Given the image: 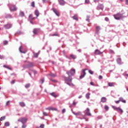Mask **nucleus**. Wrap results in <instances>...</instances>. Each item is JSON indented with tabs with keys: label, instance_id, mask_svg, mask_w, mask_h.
<instances>
[{
	"label": "nucleus",
	"instance_id": "26",
	"mask_svg": "<svg viewBox=\"0 0 128 128\" xmlns=\"http://www.w3.org/2000/svg\"><path fill=\"white\" fill-rule=\"evenodd\" d=\"M34 14L36 15V18L40 16V12H38V10H36L34 12Z\"/></svg>",
	"mask_w": 128,
	"mask_h": 128
},
{
	"label": "nucleus",
	"instance_id": "10",
	"mask_svg": "<svg viewBox=\"0 0 128 128\" xmlns=\"http://www.w3.org/2000/svg\"><path fill=\"white\" fill-rule=\"evenodd\" d=\"M4 28L6 30H9V28H12V24H7L4 26Z\"/></svg>",
	"mask_w": 128,
	"mask_h": 128
},
{
	"label": "nucleus",
	"instance_id": "42",
	"mask_svg": "<svg viewBox=\"0 0 128 128\" xmlns=\"http://www.w3.org/2000/svg\"><path fill=\"white\" fill-rule=\"evenodd\" d=\"M31 6H32V8H34L36 6L34 5V2H32L31 4Z\"/></svg>",
	"mask_w": 128,
	"mask_h": 128
},
{
	"label": "nucleus",
	"instance_id": "56",
	"mask_svg": "<svg viewBox=\"0 0 128 128\" xmlns=\"http://www.w3.org/2000/svg\"><path fill=\"white\" fill-rule=\"evenodd\" d=\"M26 128V125L23 124V125L22 126V128Z\"/></svg>",
	"mask_w": 128,
	"mask_h": 128
},
{
	"label": "nucleus",
	"instance_id": "39",
	"mask_svg": "<svg viewBox=\"0 0 128 128\" xmlns=\"http://www.w3.org/2000/svg\"><path fill=\"white\" fill-rule=\"evenodd\" d=\"M109 53L110 54H114V50H112V49H110L109 50Z\"/></svg>",
	"mask_w": 128,
	"mask_h": 128
},
{
	"label": "nucleus",
	"instance_id": "2",
	"mask_svg": "<svg viewBox=\"0 0 128 128\" xmlns=\"http://www.w3.org/2000/svg\"><path fill=\"white\" fill-rule=\"evenodd\" d=\"M114 16L115 20H120L121 18H124V14L121 13H118L117 14H114Z\"/></svg>",
	"mask_w": 128,
	"mask_h": 128
},
{
	"label": "nucleus",
	"instance_id": "37",
	"mask_svg": "<svg viewBox=\"0 0 128 128\" xmlns=\"http://www.w3.org/2000/svg\"><path fill=\"white\" fill-rule=\"evenodd\" d=\"M5 126H10V122H8L4 123Z\"/></svg>",
	"mask_w": 128,
	"mask_h": 128
},
{
	"label": "nucleus",
	"instance_id": "63",
	"mask_svg": "<svg viewBox=\"0 0 128 128\" xmlns=\"http://www.w3.org/2000/svg\"><path fill=\"white\" fill-rule=\"evenodd\" d=\"M14 82H14V80H12L11 82L12 84H14Z\"/></svg>",
	"mask_w": 128,
	"mask_h": 128
},
{
	"label": "nucleus",
	"instance_id": "27",
	"mask_svg": "<svg viewBox=\"0 0 128 128\" xmlns=\"http://www.w3.org/2000/svg\"><path fill=\"white\" fill-rule=\"evenodd\" d=\"M65 84L69 86H74V84H72V83H71L70 82H65Z\"/></svg>",
	"mask_w": 128,
	"mask_h": 128
},
{
	"label": "nucleus",
	"instance_id": "5",
	"mask_svg": "<svg viewBox=\"0 0 128 128\" xmlns=\"http://www.w3.org/2000/svg\"><path fill=\"white\" fill-rule=\"evenodd\" d=\"M86 70H88V69L84 68L82 70L81 75L80 77V80H82V78H84L86 76Z\"/></svg>",
	"mask_w": 128,
	"mask_h": 128
},
{
	"label": "nucleus",
	"instance_id": "45",
	"mask_svg": "<svg viewBox=\"0 0 128 128\" xmlns=\"http://www.w3.org/2000/svg\"><path fill=\"white\" fill-rule=\"evenodd\" d=\"M88 72L90 74H94V71H92V70H88Z\"/></svg>",
	"mask_w": 128,
	"mask_h": 128
},
{
	"label": "nucleus",
	"instance_id": "21",
	"mask_svg": "<svg viewBox=\"0 0 128 128\" xmlns=\"http://www.w3.org/2000/svg\"><path fill=\"white\" fill-rule=\"evenodd\" d=\"M72 18H73L74 20H78V14H76L72 16Z\"/></svg>",
	"mask_w": 128,
	"mask_h": 128
},
{
	"label": "nucleus",
	"instance_id": "57",
	"mask_svg": "<svg viewBox=\"0 0 128 128\" xmlns=\"http://www.w3.org/2000/svg\"><path fill=\"white\" fill-rule=\"evenodd\" d=\"M52 110H58V109L56 108H52Z\"/></svg>",
	"mask_w": 128,
	"mask_h": 128
},
{
	"label": "nucleus",
	"instance_id": "64",
	"mask_svg": "<svg viewBox=\"0 0 128 128\" xmlns=\"http://www.w3.org/2000/svg\"><path fill=\"white\" fill-rule=\"evenodd\" d=\"M126 4H128V0H126Z\"/></svg>",
	"mask_w": 128,
	"mask_h": 128
},
{
	"label": "nucleus",
	"instance_id": "20",
	"mask_svg": "<svg viewBox=\"0 0 128 128\" xmlns=\"http://www.w3.org/2000/svg\"><path fill=\"white\" fill-rule=\"evenodd\" d=\"M6 18H12V16L10 14H6L5 15Z\"/></svg>",
	"mask_w": 128,
	"mask_h": 128
},
{
	"label": "nucleus",
	"instance_id": "8",
	"mask_svg": "<svg viewBox=\"0 0 128 128\" xmlns=\"http://www.w3.org/2000/svg\"><path fill=\"white\" fill-rule=\"evenodd\" d=\"M64 78L65 82H72V78L70 76H68V78L64 76Z\"/></svg>",
	"mask_w": 128,
	"mask_h": 128
},
{
	"label": "nucleus",
	"instance_id": "60",
	"mask_svg": "<svg viewBox=\"0 0 128 128\" xmlns=\"http://www.w3.org/2000/svg\"><path fill=\"white\" fill-rule=\"evenodd\" d=\"M99 80H102V76H100L98 77Z\"/></svg>",
	"mask_w": 128,
	"mask_h": 128
},
{
	"label": "nucleus",
	"instance_id": "23",
	"mask_svg": "<svg viewBox=\"0 0 128 128\" xmlns=\"http://www.w3.org/2000/svg\"><path fill=\"white\" fill-rule=\"evenodd\" d=\"M119 100L120 102H122L124 104H126V101L125 100H124V98L122 97L119 98Z\"/></svg>",
	"mask_w": 128,
	"mask_h": 128
},
{
	"label": "nucleus",
	"instance_id": "50",
	"mask_svg": "<svg viewBox=\"0 0 128 128\" xmlns=\"http://www.w3.org/2000/svg\"><path fill=\"white\" fill-rule=\"evenodd\" d=\"M32 72H33L34 74H38V72L36 70H30Z\"/></svg>",
	"mask_w": 128,
	"mask_h": 128
},
{
	"label": "nucleus",
	"instance_id": "59",
	"mask_svg": "<svg viewBox=\"0 0 128 128\" xmlns=\"http://www.w3.org/2000/svg\"><path fill=\"white\" fill-rule=\"evenodd\" d=\"M30 23L32 24H34V22H32L33 20H29Z\"/></svg>",
	"mask_w": 128,
	"mask_h": 128
},
{
	"label": "nucleus",
	"instance_id": "11",
	"mask_svg": "<svg viewBox=\"0 0 128 128\" xmlns=\"http://www.w3.org/2000/svg\"><path fill=\"white\" fill-rule=\"evenodd\" d=\"M104 4H99L97 7H96V10H104Z\"/></svg>",
	"mask_w": 128,
	"mask_h": 128
},
{
	"label": "nucleus",
	"instance_id": "16",
	"mask_svg": "<svg viewBox=\"0 0 128 128\" xmlns=\"http://www.w3.org/2000/svg\"><path fill=\"white\" fill-rule=\"evenodd\" d=\"M27 120H28V119H26V118H21V122L23 124H26V122Z\"/></svg>",
	"mask_w": 128,
	"mask_h": 128
},
{
	"label": "nucleus",
	"instance_id": "58",
	"mask_svg": "<svg viewBox=\"0 0 128 128\" xmlns=\"http://www.w3.org/2000/svg\"><path fill=\"white\" fill-rule=\"evenodd\" d=\"M90 84L91 86H96L95 84H94V82H90Z\"/></svg>",
	"mask_w": 128,
	"mask_h": 128
},
{
	"label": "nucleus",
	"instance_id": "17",
	"mask_svg": "<svg viewBox=\"0 0 128 128\" xmlns=\"http://www.w3.org/2000/svg\"><path fill=\"white\" fill-rule=\"evenodd\" d=\"M100 26H96V34H100Z\"/></svg>",
	"mask_w": 128,
	"mask_h": 128
},
{
	"label": "nucleus",
	"instance_id": "28",
	"mask_svg": "<svg viewBox=\"0 0 128 128\" xmlns=\"http://www.w3.org/2000/svg\"><path fill=\"white\" fill-rule=\"evenodd\" d=\"M48 76H51V78H56V74H53V73H51L50 74H48Z\"/></svg>",
	"mask_w": 128,
	"mask_h": 128
},
{
	"label": "nucleus",
	"instance_id": "52",
	"mask_svg": "<svg viewBox=\"0 0 128 128\" xmlns=\"http://www.w3.org/2000/svg\"><path fill=\"white\" fill-rule=\"evenodd\" d=\"M52 82H58V80H54V79H50Z\"/></svg>",
	"mask_w": 128,
	"mask_h": 128
},
{
	"label": "nucleus",
	"instance_id": "3",
	"mask_svg": "<svg viewBox=\"0 0 128 128\" xmlns=\"http://www.w3.org/2000/svg\"><path fill=\"white\" fill-rule=\"evenodd\" d=\"M8 6L10 12H16L18 10V8L16 6V5H14L12 4H8Z\"/></svg>",
	"mask_w": 128,
	"mask_h": 128
},
{
	"label": "nucleus",
	"instance_id": "54",
	"mask_svg": "<svg viewBox=\"0 0 128 128\" xmlns=\"http://www.w3.org/2000/svg\"><path fill=\"white\" fill-rule=\"evenodd\" d=\"M18 34H22V31H19L17 32Z\"/></svg>",
	"mask_w": 128,
	"mask_h": 128
},
{
	"label": "nucleus",
	"instance_id": "35",
	"mask_svg": "<svg viewBox=\"0 0 128 128\" xmlns=\"http://www.w3.org/2000/svg\"><path fill=\"white\" fill-rule=\"evenodd\" d=\"M4 68H8V70H12V68H10V66H6V65H4Z\"/></svg>",
	"mask_w": 128,
	"mask_h": 128
},
{
	"label": "nucleus",
	"instance_id": "33",
	"mask_svg": "<svg viewBox=\"0 0 128 128\" xmlns=\"http://www.w3.org/2000/svg\"><path fill=\"white\" fill-rule=\"evenodd\" d=\"M38 54H40V51L38 52V53L34 52V58H38Z\"/></svg>",
	"mask_w": 128,
	"mask_h": 128
},
{
	"label": "nucleus",
	"instance_id": "38",
	"mask_svg": "<svg viewBox=\"0 0 128 128\" xmlns=\"http://www.w3.org/2000/svg\"><path fill=\"white\" fill-rule=\"evenodd\" d=\"M104 109L106 110H110V108L108 107V106L105 105L104 106Z\"/></svg>",
	"mask_w": 128,
	"mask_h": 128
},
{
	"label": "nucleus",
	"instance_id": "19",
	"mask_svg": "<svg viewBox=\"0 0 128 128\" xmlns=\"http://www.w3.org/2000/svg\"><path fill=\"white\" fill-rule=\"evenodd\" d=\"M50 95L52 96H53V98H56L58 96V95L56 94V92H52V93H50Z\"/></svg>",
	"mask_w": 128,
	"mask_h": 128
},
{
	"label": "nucleus",
	"instance_id": "43",
	"mask_svg": "<svg viewBox=\"0 0 128 128\" xmlns=\"http://www.w3.org/2000/svg\"><path fill=\"white\" fill-rule=\"evenodd\" d=\"M8 40H4V46H6V44H8Z\"/></svg>",
	"mask_w": 128,
	"mask_h": 128
},
{
	"label": "nucleus",
	"instance_id": "36",
	"mask_svg": "<svg viewBox=\"0 0 128 128\" xmlns=\"http://www.w3.org/2000/svg\"><path fill=\"white\" fill-rule=\"evenodd\" d=\"M30 84H28L25 85L26 88H30Z\"/></svg>",
	"mask_w": 128,
	"mask_h": 128
},
{
	"label": "nucleus",
	"instance_id": "31",
	"mask_svg": "<svg viewBox=\"0 0 128 128\" xmlns=\"http://www.w3.org/2000/svg\"><path fill=\"white\" fill-rule=\"evenodd\" d=\"M90 93H88L86 94V98L87 100H90Z\"/></svg>",
	"mask_w": 128,
	"mask_h": 128
},
{
	"label": "nucleus",
	"instance_id": "29",
	"mask_svg": "<svg viewBox=\"0 0 128 128\" xmlns=\"http://www.w3.org/2000/svg\"><path fill=\"white\" fill-rule=\"evenodd\" d=\"M101 102H106V98L105 97H103L101 98Z\"/></svg>",
	"mask_w": 128,
	"mask_h": 128
},
{
	"label": "nucleus",
	"instance_id": "1",
	"mask_svg": "<svg viewBox=\"0 0 128 128\" xmlns=\"http://www.w3.org/2000/svg\"><path fill=\"white\" fill-rule=\"evenodd\" d=\"M27 64H24L23 65V68H29V70H31L30 68H34V63L27 62Z\"/></svg>",
	"mask_w": 128,
	"mask_h": 128
},
{
	"label": "nucleus",
	"instance_id": "12",
	"mask_svg": "<svg viewBox=\"0 0 128 128\" xmlns=\"http://www.w3.org/2000/svg\"><path fill=\"white\" fill-rule=\"evenodd\" d=\"M116 62L118 64H119V66H122L124 64V62L122 61V58H118L116 60Z\"/></svg>",
	"mask_w": 128,
	"mask_h": 128
},
{
	"label": "nucleus",
	"instance_id": "40",
	"mask_svg": "<svg viewBox=\"0 0 128 128\" xmlns=\"http://www.w3.org/2000/svg\"><path fill=\"white\" fill-rule=\"evenodd\" d=\"M6 120V116H4L0 118V120L2 122V120Z\"/></svg>",
	"mask_w": 128,
	"mask_h": 128
},
{
	"label": "nucleus",
	"instance_id": "14",
	"mask_svg": "<svg viewBox=\"0 0 128 128\" xmlns=\"http://www.w3.org/2000/svg\"><path fill=\"white\" fill-rule=\"evenodd\" d=\"M58 2H59V4L60 6H64L66 4V1L64 0H58Z\"/></svg>",
	"mask_w": 128,
	"mask_h": 128
},
{
	"label": "nucleus",
	"instance_id": "30",
	"mask_svg": "<svg viewBox=\"0 0 128 128\" xmlns=\"http://www.w3.org/2000/svg\"><path fill=\"white\" fill-rule=\"evenodd\" d=\"M70 56V58H72V60H76V56L72 54Z\"/></svg>",
	"mask_w": 128,
	"mask_h": 128
},
{
	"label": "nucleus",
	"instance_id": "62",
	"mask_svg": "<svg viewBox=\"0 0 128 128\" xmlns=\"http://www.w3.org/2000/svg\"><path fill=\"white\" fill-rule=\"evenodd\" d=\"M40 127L41 128H44V124H42L40 125Z\"/></svg>",
	"mask_w": 128,
	"mask_h": 128
},
{
	"label": "nucleus",
	"instance_id": "24",
	"mask_svg": "<svg viewBox=\"0 0 128 128\" xmlns=\"http://www.w3.org/2000/svg\"><path fill=\"white\" fill-rule=\"evenodd\" d=\"M20 16H21L22 18H23V16H24V12L22 11H20L19 14Z\"/></svg>",
	"mask_w": 128,
	"mask_h": 128
},
{
	"label": "nucleus",
	"instance_id": "34",
	"mask_svg": "<svg viewBox=\"0 0 128 128\" xmlns=\"http://www.w3.org/2000/svg\"><path fill=\"white\" fill-rule=\"evenodd\" d=\"M90 16L87 15L86 18V21L88 22H90Z\"/></svg>",
	"mask_w": 128,
	"mask_h": 128
},
{
	"label": "nucleus",
	"instance_id": "51",
	"mask_svg": "<svg viewBox=\"0 0 128 128\" xmlns=\"http://www.w3.org/2000/svg\"><path fill=\"white\" fill-rule=\"evenodd\" d=\"M43 114H44V116H48V113H46V112H43Z\"/></svg>",
	"mask_w": 128,
	"mask_h": 128
},
{
	"label": "nucleus",
	"instance_id": "6",
	"mask_svg": "<svg viewBox=\"0 0 128 128\" xmlns=\"http://www.w3.org/2000/svg\"><path fill=\"white\" fill-rule=\"evenodd\" d=\"M112 108H114V110H116V112H119L121 114H122V112H124V110H122V109L120 107L118 108L114 106H112Z\"/></svg>",
	"mask_w": 128,
	"mask_h": 128
},
{
	"label": "nucleus",
	"instance_id": "44",
	"mask_svg": "<svg viewBox=\"0 0 128 128\" xmlns=\"http://www.w3.org/2000/svg\"><path fill=\"white\" fill-rule=\"evenodd\" d=\"M85 4H90V0H85Z\"/></svg>",
	"mask_w": 128,
	"mask_h": 128
},
{
	"label": "nucleus",
	"instance_id": "7",
	"mask_svg": "<svg viewBox=\"0 0 128 128\" xmlns=\"http://www.w3.org/2000/svg\"><path fill=\"white\" fill-rule=\"evenodd\" d=\"M42 32V30L40 28H35L33 30V34L36 35H38L40 34V32Z\"/></svg>",
	"mask_w": 128,
	"mask_h": 128
},
{
	"label": "nucleus",
	"instance_id": "47",
	"mask_svg": "<svg viewBox=\"0 0 128 128\" xmlns=\"http://www.w3.org/2000/svg\"><path fill=\"white\" fill-rule=\"evenodd\" d=\"M4 56L0 54V60H4Z\"/></svg>",
	"mask_w": 128,
	"mask_h": 128
},
{
	"label": "nucleus",
	"instance_id": "18",
	"mask_svg": "<svg viewBox=\"0 0 128 128\" xmlns=\"http://www.w3.org/2000/svg\"><path fill=\"white\" fill-rule=\"evenodd\" d=\"M19 50L22 54H26V51L22 50V46L20 47Z\"/></svg>",
	"mask_w": 128,
	"mask_h": 128
},
{
	"label": "nucleus",
	"instance_id": "55",
	"mask_svg": "<svg viewBox=\"0 0 128 128\" xmlns=\"http://www.w3.org/2000/svg\"><path fill=\"white\" fill-rule=\"evenodd\" d=\"M66 109L64 108L62 110V114H64V112H66Z\"/></svg>",
	"mask_w": 128,
	"mask_h": 128
},
{
	"label": "nucleus",
	"instance_id": "15",
	"mask_svg": "<svg viewBox=\"0 0 128 128\" xmlns=\"http://www.w3.org/2000/svg\"><path fill=\"white\" fill-rule=\"evenodd\" d=\"M94 54L96 55L102 54V52H101L100 50L96 49L95 50Z\"/></svg>",
	"mask_w": 128,
	"mask_h": 128
},
{
	"label": "nucleus",
	"instance_id": "32",
	"mask_svg": "<svg viewBox=\"0 0 128 128\" xmlns=\"http://www.w3.org/2000/svg\"><path fill=\"white\" fill-rule=\"evenodd\" d=\"M44 82V78H42L40 80V83L41 84H42Z\"/></svg>",
	"mask_w": 128,
	"mask_h": 128
},
{
	"label": "nucleus",
	"instance_id": "48",
	"mask_svg": "<svg viewBox=\"0 0 128 128\" xmlns=\"http://www.w3.org/2000/svg\"><path fill=\"white\" fill-rule=\"evenodd\" d=\"M102 116H98V120H102Z\"/></svg>",
	"mask_w": 128,
	"mask_h": 128
},
{
	"label": "nucleus",
	"instance_id": "4",
	"mask_svg": "<svg viewBox=\"0 0 128 128\" xmlns=\"http://www.w3.org/2000/svg\"><path fill=\"white\" fill-rule=\"evenodd\" d=\"M68 76H74L76 74V70L74 68H71V70L69 71H68L66 72Z\"/></svg>",
	"mask_w": 128,
	"mask_h": 128
},
{
	"label": "nucleus",
	"instance_id": "13",
	"mask_svg": "<svg viewBox=\"0 0 128 128\" xmlns=\"http://www.w3.org/2000/svg\"><path fill=\"white\" fill-rule=\"evenodd\" d=\"M52 10L54 12V14H55L57 16H60V12L58 10H56V9L53 8H52Z\"/></svg>",
	"mask_w": 128,
	"mask_h": 128
},
{
	"label": "nucleus",
	"instance_id": "41",
	"mask_svg": "<svg viewBox=\"0 0 128 128\" xmlns=\"http://www.w3.org/2000/svg\"><path fill=\"white\" fill-rule=\"evenodd\" d=\"M108 86H114V83L112 82H108Z\"/></svg>",
	"mask_w": 128,
	"mask_h": 128
},
{
	"label": "nucleus",
	"instance_id": "53",
	"mask_svg": "<svg viewBox=\"0 0 128 128\" xmlns=\"http://www.w3.org/2000/svg\"><path fill=\"white\" fill-rule=\"evenodd\" d=\"M105 20L106 22H108V20H110V19L106 17V18H105Z\"/></svg>",
	"mask_w": 128,
	"mask_h": 128
},
{
	"label": "nucleus",
	"instance_id": "22",
	"mask_svg": "<svg viewBox=\"0 0 128 128\" xmlns=\"http://www.w3.org/2000/svg\"><path fill=\"white\" fill-rule=\"evenodd\" d=\"M72 113L73 114H74V116H82V112H78L76 113L74 112H72Z\"/></svg>",
	"mask_w": 128,
	"mask_h": 128
},
{
	"label": "nucleus",
	"instance_id": "61",
	"mask_svg": "<svg viewBox=\"0 0 128 128\" xmlns=\"http://www.w3.org/2000/svg\"><path fill=\"white\" fill-rule=\"evenodd\" d=\"M120 100H117V101H115V102H116V104H120Z\"/></svg>",
	"mask_w": 128,
	"mask_h": 128
},
{
	"label": "nucleus",
	"instance_id": "46",
	"mask_svg": "<svg viewBox=\"0 0 128 128\" xmlns=\"http://www.w3.org/2000/svg\"><path fill=\"white\" fill-rule=\"evenodd\" d=\"M32 14H30V16H29V20H32Z\"/></svg>",
	"mask_w": 128,
	"mask_h": 128
},
{
	"label": "nucleus",
	"instance_id": "49",
	"mask_svg": "<svg viewBox=\"0 0 128 128\" xmlns=\"http://www.w3.org/2000/svg\"><path fill=\"white\" fill-rule=\"evenodd\" d=\"M46 110H52V107H48L46 108Z\"/></svg>",
	"mask_w": 128,
	"mask_h": 128
},
{
	"label": "nucleus",
	"instance_id": "9",
	"mask_svg": "<svg viewBox=\"0 0 128 128\" xmlns=\"http://www.w3.org/2000/svg\"><path fill=\"white\" fill-rule=\"evenodd\" d=\"M84 112L88 116H92V113H90V108H86L84 111Z\"/></svg>",
	"mask_w": 128,
	"mask_h": 128
},
{
	"label": "nucleus",
	"instance_id": "25",
	"mask_svg": "<svg viewBox=\"0 0 128 128\" xmlns=\"http://www.w3.org/2000/svg\"><path fill=\"white\" fill-rule=\"evenodd\" d=\"M20 106H22V108H24V106H26V104H24V102H20L19 103Z\"/></svg>",
	"mask_w": 128,
	"mask_h": 128
}]
</instances>
